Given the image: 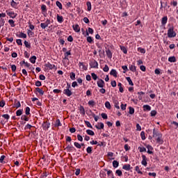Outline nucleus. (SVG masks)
<instances>
[{"mask_svg": "<svg viewBox=\"0 0 178 178\" xmlns=\"http://www.w3.org/2000/svg\"><path fill=\"white\" fill-rule=\"evenodd\" d=\"M72 29L75 33H80V26L79 24L73 25Z\"/></svg>", "mask_w": 178, "mask_h": 178, "instance_id": "9d476101", "label": "nucleus"}, {"mask_svg": "<svg viewBox=\"0 0 178 178\" xmlns=\"http://www.w3.org/2000/svg\"><path fill=\"white\" fill-rule=\"evenodd\" d=\"M167 35L169 38H173L176 37V32H175V28L171 26L168 30Z\"/></svg>", "mask_w": 178, "mask_h": 178, "instance_id": "f257e3e1", "label": "nucleus"}, {"mask_svg": "<svg viewBox=\"0 0 178 178\" xmlns=\"http://www.w3.org/2000/svg\"><path fill=\"white\" fill-rule=\"evenodd\" d=\"M113 103L115 108H116L117 109H120V106H119V102L118 100H115Z\"/></svg>", "mask_w": 178, "mask_h": 178, "instance_id": "2f4dec72", "label": "nucleus"}, {"mask_svg": "<svg viewBox=\"0 0 178 178\" xmlns=\"http://www.w3.org/2000/svg\"><path fill=\"white\" fill-rule=\"evenodd\" d=\"M27 34H28L29 37H33L34 35V32H33L30 29H28L27 30Z\"/></svg>", "mask_w": 178, "mask_h": 178, "instance_id": "c9c22d12", "label": "nucleus"}, {"mask_svg": "<svg viewBox=\"0 0 178 178\" xmlns=\"http://www.w3.org/2000/svg\"><path fill=\"white\" fill-rule=\"evenodd\" d=\"M176 61V57L171 56L168 58V62H175Z\"/></svg>", "mask_w": 178, "mask_h": 178, "instance_id": "3c124183", "label": "nucleus"}, {"mask_svg": "<svg viewBox=\"0 0 178 178\" xmlns=\"http://www.w3.org/2000/svg\"><path fill=\"white\" fill-rule=\"evenodd\" d=\"M24 44L25 45L26 48H29V49L31 48V44H30V43L29 42H27L26 40L24 41Z\"/></svg>", "mask_w": 178, "mask_h": 178, "instance_id": "37998d69", "label": "nucleus"}, {"mask_svg": "<svg viewBox=\"0 0 178 178\" xmlns=\"http://www.w3.org/2000/svg\"><path fill=\"white\" fill-rule=\"evenodd\" d=\"M74 147H76V148H78L79 149H80V148H81V145L77 142H75L74 143Z\"/></svg>", "mask_w": 178, "mask_h": 178, "instance_id": "09e8293b", "label": "nucleus"}, {"mask_svg": "<svg viewBox=\"0 0 178 178\" xmlns=\"http://www.w3.org/2000/svg\"><path fill=\"white\" fill-rule=\"evenodd\" d=\"M129 115H133V114H134V108L130 106V107L129 108Z\"/></svg>", "mask_w": 178, "mask_h": 178, "instance_id": "5fc2aeb1", "label": "nucleus"}, {"mask_svg": "<svg viewBox=\"0 0 178 178\" xmlns=\"http://www.w3.org/2000/svg\"><path fill=\"white\" fill-rule=\"evenodd\" d=\"M113 168H118L119 166V161H113Z\"/></svg>", "mask_w": 178, "mask_h": 178, "instance_id": "a18cd8bd", "label": "nucleus"}, {"mask_svg": "<svg viewBox=\"0 0 178 178\" xmlns=\"http://www.w3.org/2000/svg\"><path fill=\"white\" fill-rule=\"evenodd\" d=\"M122 169H124V170H130L131 168H130V164H125L122 166Z\"/></svg>", "mask_w": 178, "mask_h": 178, "instance_id": "393cba45", "label": "nucleus"}, {"mask_svg": "<svg viewBox=\"0 0 178 178\" xmlns=\"http://www.w3.org/2000/svg\"><path fill=\"white\" fill-rule=\"evenodd\" d=\"M35 91L37 92H39V94L40 95H42L43 94H44V90H42V89H41V88H35Z\"/></svg>", "mask_w": 178, "mask_h": 178, "instance_id": "c756f323", "label": "nucleus"}, {"mask_svg": "<svg viewBox=\"0 0 178 178\" xmlns=\"http://www.w3.org/2000/svg\"><path fill=\"white\" fill-rule=\"evenodd\" d=\"M85 124H86L87 127H89L90 129H92V125H91V123L88 121H85Z\"/></svg>", "mask_w": 178, "mask_h": 178, "instance_id": "6e6d98bb", "label": "nucleus"}, {"mask_svg": "<svg viewBox=\"0 0 178 178\" xmlns=\"http://www.w3.org/2000/svg\"><path fill=\"white\" fill-rule=\"evenodd\" d=\"M129 70H131V72H133V73H135V72H137V67L134 65H130Z\"/></svg>", "mask_w": 178, "mask_h": 178, "instance_id": "2eb2a0df", "label": "nucleus"}, {"mask_svg": "<svg viewBox=\"0 0 178 178\" xmlns=\"http://www.w3.org/2000/svg\"><path fill=\"white\" fill-rule=\"evenodd\" d=\"M144 94H145L144 92H138V100L141 101V99H143V95H144Z\"/></svg>", "mask_w": 178, "mask_h": 178, "instance_id": "473e14b6", "label": "nucleus"}, {"mask_svg": "<svg viewBox=\"0 0 178 178\" xmlns=\"http://www.w3.org/2000/svg\"><path fill=\"white\" fill-rule=\"evenodd\" d=\"M88 104L89 106H92V107L95 106V102L94 100L89 101Z\"/></svg>", "mask_w": 178, "mask_h": 178, "instance_id": "4c0bfd02", "label": "nucleus"}, {"mask_svg": "<svg viewBox=\"0 0 178 178\" xmlns=\"http://www.w3.org/2000/svg\"><path fill=\"white\" fill-rule=\"evenodd\" d=\"M122 69H123L124 70L123 72V73H126V72H129V68L127 67V65H123L122 67Z\"/></svg>", "mask_w": 178, "mask_h": 178, "instance_id": "13d9d810", "label": "nucleus"}, {"mask_svg": "<svg viewBox=\"0 0 178 178\" xmlns=\"http://www.w3.org/2000/svg\"><path fill=\"white\" fill-rule=\"evenodd\" d=\"M5 158H6V156L5 155H2L0 157V163H6V161H5Z\"/></svg>", "mask_w": 178, "mask_h": 178, "instance_id": "72a5a7b5", "label": "nucleus"}, {"mask_svg": "<svg viewBox=\"0 0 178 178\" xmlns=\"http://www.w3.org/2000/svg\"><path fill=\"white\" fill-rule=\"evenodd\" d=\"M110 74L111 76H113V77H118V72L116 71V70H111V71L110 72Z\"/></svg>", "mask_w": 178, "mask_h": 178, "instance_id": "dca6fc26", "label": "nucleus"}, {"mask_svg": "<svg viewBox=\"0 0 178 178\" xmlns=\"http://www.w3.org/2000/svg\"><path fill=\"white\" fill-rule=\"evenodd\" d=\"M86 133L88 134V136H95V133H94V131L91 129L86 130Z\"/></svg>", "mask_w": 178, "mask_h": 178, "instance_id": "cd10ccee", "label": "nucleus"}, {"mask_svg": "<svg viewBox=\"0 0 178 178\" xmlns=\"http://www.w3.org/2000/svg\"><path fill=\"white\" fill-rule=\"evenodd\" d=\"M55 126H56V127H59L62 126V123H60V120H56Z\"/></svg>", "mask_w": 178, "mask_h": 178, "instance_id": "de8ad7c7", "label": "nucleus"}, {"mask_svg": "<svg viewBox=\"0 0 178 178\" xmlns=\"http://www.w3.org/2000/svg\"><path fill=\"white\" fill-rule=\"evenodd\" d=\"M49 24H51V20L49 19H47L45 22L40 24V27L43 30H45V29H47V27H48Z\"/></svg>", "mask_w": 178, "mask_h": 178, "instance_id": "7ed1b4c3", "label": "nucleus"}, {"mask_svg": "<svg viewBox=\"0 0 178 178\" xmlns=\"http://www.w3.org/2000/svg\"><path fill=\"white\" fill-rule=\"evenodd\" d=\"M17 116H22L23 115V110L19 109L16 111Z\"/></svg>", "mask_w": 178, "mask_h": 178, "instance_id": "58836bf2", "label": "nucleus"}, {"mask_svg": "<svg viewBox=\"0 0 178 178\" xmlns=\"http://www.w3.org/2000/svg\"><path fill=\"white\" fill-rule=\"evenodd\" d=\"M95 127L97 129V130H101V129H104L105 127V125L103 122L98 123V125H95Z\"/></svg>", "mask_w": 178, "mask_h": 178, "instance_id": "f8f14e48", "label": "nucleus"}, {"mask_svg": "<svg viewBox=\"0 0 178 178\" xmlns=\"http://www.w3.org/2000/svg\"><path fill=\"white\" fill-rule=\"evenodd\" d=\"M104 72H109V67L108 65H105L104 67L103 68Z\"/></svg>", "mask_w": 178, "mask_h": 178, "instance_id": "338daca9", "label": "nucleus"}, {"mask_svg": "<svg viewBox=\"0 0 178 178\" xmlns=\"http://www.w3.org/2000/svg\"><path fill=\"white\" fill-rule=\"evenodd\" d=\"M89 65L93 69H98V62L94 59L90 61Z\"/></svg>", "mask_w": 178, "mask_h": 178, "instance_id": "20e7f679", "label": "nucleus"}, {"mask_svg": "<svg viewBox=\"0 0 178 178\" xmlns=\"http://www.w3.org/2000/svg\"><path fill=\"white\" fill-rule=\"evenodd\" d=\"M80 114L81 115H86V110L84 109V106H81L79 107Z\"/></svg>", "mask_w": 178, "mask_h": 178, "instance_id": "412c9836", "label": "nucleus"}, {"mask_svg": "<svg viewBox=\"0 0 178 178\" xmlns=\"http://www.w3.org/2000/svg\"><path fill=\"white\" fill-rule=\"evenodd\" d=\"M16 42H17V45H23V42H22L21 39H17Z\"/></svg>", "mask_w": 178, "mask_h": 178, "instance_id": "774afa93", "label": "nucleus"}, {"mask_svg": "<svg viewBox=\"0 0 178 178\" xmlns=\"http://www.w3.org/2000/svg\"><path fill=\"white\" fill-rule=\"evenodd\" d=\"M86 40L90 44H92V42H93L92 38L91 36H88Z\"/></svg>", "mask_w": 178, "mask_h": 178, "instance_id": "bf43d9fd", "label": "nucleus"}, {"mask_svg": "<svg viewBox=\"0 0 178 178\" xmlns=\"http://www.w3.org/2000/svg\"><path fill=\"white\" fill-rule=\"evenodd\" d=\"M115 175H117L118 176H122L123 175V172L120 170H117L115 171Z\"/></svg>", "mask_w": 178, "mask_h": 178, "instance_id": "864d4df0", "label": "nucleus"}, {"mask_svg": "<svg viewBox=\"0 0 178 178\" xmlns=\"http://www.w3.org/2000/svg\"><path fill=\"white\" fill-rule=\"evenodd\" d=\"M126 79L128 81L129 86H134V83H133V81H131V78L128 76L126 78Z\"/></svg>", "mask_w": 178, "mask_h": 178, "instance_id": "f704fd0d", "label": "nucleus"}, {"mask_svg": "<svg viewBox=\"0 0 178 178\" xmlns=\"http://www.w3.org/2000/svg\"><path fill=\"white\" fill-rule=\"evenodd\" d=\"M156 140L158 144H163V139L162 138V136H159L157 138H156Z\"/></svg>", "mask_w": 178, "mask_h": 178, "instance_id": "a211bd4d", "label": "nucleus"}, {"mask_svg": "<svg viewBox=\"0 0 178 178\" xmlns=\"http://www.w3.org/2000/svg\"><path fill=\"white\" fill-rule=\"evenodd\" d=\"M86 5H87V9H88V12H91V9H92V8H91V2H90V1H88V2H86Z\"/></svg>", "mask_w": 178, "mask_h": 178, "instance_id": "7c9ffc66", "label": "nucleus"}, {"mask_svg": "<svg viewBox=\"0 0 178 178\" xmlns=\"http://www.w3.org/2000/svg\"><path fill=\"white\" fill-rule=\"evenodd\" d=\"M28 24H29V27L31 29V31L34 30V29H35V26H34V25L31 24V22H29Z\"/></svg>", "mask_w": 178, "mask_h": 178, "instance_id": "69168bd1", "label": "nucleus"}, {"mask_svg": "<svg viewBox=\"0 0 178 178\" xmlns=\"http://www.w3.org/2000/svg\"><path fill=\"white\" fill-rule=\"evenodd\" d=\"M10 6H12V8H15V9H16V8H17V3H16L15 0H12Z\"/></svg>", "mask_w": 178, "mask_h": 178, "instance_id": "a878e982", "label": "nucleus"}, {"mask_svg": "<svg viewBox=\"0 0 178 178\" xmlns=\"http://www.w3.org/2000/svg\"><path fill=\"white\" fill-rule=\"evenodd\" d=\"M17 37H19V38H27V35L21 32L19 35H17Z\"/></svg>", "mask_w": 178, "mask_h": 178, "instance_id": "aec40b11", "label": "nucleus"}, {"mask_svg": "<svg viewBox=\"0 0 178 178\" xmlns=\"http://www.w3.org/2000/svg\"><path fill=\"white\" fill-rule=\"evenodd\" d=\"M97 86L99 87V88H104L105 87V81L102 79H99L97 81Z\"/></svg>", "mask_w": 178, "mask_h": 178, "instance_id": "0eeeda50", "label": "nucleus"}, {"mask_svg": "<svg viewBox=\"0 0 178 178\" xmlns=\"http://www.w3.org/2000/svg\"><path fill=\"white\" fill-rule=\"evenodd\" d=\"M89 34H94V29L92 28H88V31H86V35H89Z\"/></svg>", "mask_w": 178, "mask_h": 178, "instance_id": "c85d7f7f", "label": "nucleus"}, {"mask_svg": "<svg viewBox=\"0 0 178 178\" xmlns=\"http://www.w3.org/2000/svg\"><path fill=\"white\" fill-rule=\"evenodd\" d=\"M70 85L67 84V88L63 90V94H65V95H67V97H70L72 94H73L72 92V90H70Z\"/></svg>", "mask_w": 178, "mask_h": 178, "instance_id": "f03ea898", "label": "nucleus"}, {"mask_svg": "<svg viewBox=\"0 0 178 178\" xmlns=\"http://www.w3.org/2000/svg\"><path fill=\"white\" fill-rule=\"evenodd\" d=\"M14 106H15L14 108H17V109L18 108H20V106H22V104H20V102L15 100L14 103Z\"/></svg>", "mask_w": 178, "mask_h": 178, "instance_id": "6ab92c4d", "label": "nucleus"}, {"mask_svg": "<svg viewBox=\"0 0 178 178\" xmlns=\"http://www.w3.org/2000/svg\"><path fill=\"white\" fill-rule=\"evenodd\" d=\"M158 137H162V134L158 131L156 129H153V138H158Z\"/></svg>", "mask_w": 178, "mask_h": 178, "instance_id": "423d86ee", "label": "nucleus"}, {"mask_svg": "<svg viewBox=\"0 0 178 178\" xmlns=\"http://www.w3.org/2000/svg\"><path fill=\"white\" fill-rule=\"evenodd\" d=\"M46 67H48L49 69H50V70H52V69L56 70V66L49 63L46 65Z\"/></svg>", "mask_w": 178, "mask_h": 178, "instance_id": "ddd939ff", "label": "nucleus"}, {"mask_svg": "<svg viewBox=\"0 0 178 178\" xmlns=\"http://www.w3.org/2000/svg\"><path fill=\"white\" fill-rule=\"evenodd\" d=\"M142 165H143V166H147V156H145V155H142Z\"/></svg>", "mask_w": 178, "mask_h": 178, "instance_id": "9b49d317", "label": "nucleus"}, {"mask_svg": "<svg viewBox=\"0 0 178 178\" xmlns=\"http://www.w3.org/2000/svg\"><path fill=\"white\" fill-rule=\"evenodd\" d=\"M21 120H24L25 122H29V120H30V119L29 118V117H27V115H22L21 117Z\"/></svg>", "mask_w": 178, "mask_h": 178, "instance_id": "5701e85b", "label": "nucleus"}, {"mask_svg": "<svg viewBox=\"0 0 178 178\" xmlns=\"http://www.w3.org/2000/svg\"><path fill=\"white\" fill-rule=\"evenodd\" d=\"M31 63H35V60H37V57L35 56H33L29 59Z\"/></svg>", "mask_w": 178, "mask_h": 178, "instance_id": "4be33fe9", "label": "nucleus"}, {"mask_svg": "<svg viewBox=\"0 0 178 178\" xmlns=\"http://www.w3.org/2000/svg\"><path fill=\"white\" fill-rule=\"evenodd\" d=\"M106 54L109 59H112V51L109 49L106 50Z\"/></svg>", "mask_w": 178, "mask_h": 178, "instance_id": "4468645a", "label": "nucleus"}, {"mask_svg": "<svg viewBox=\"0 0 178 178\" xmlns=\"http://www.w3.org/2000/svg\"><path fill=\"white\" fill-rule=\"evenodd\" d=\"M51 126V124L49 122H44L42 124L43 130H48L49 129V127Z\"/></svg>", "mask_w": 178, "mask_h": 178, "instance_id": "1a4fd4ad", "label": "nucleus"}, {"mask_svg": "<svg viewBox=\"0 0 178 178\" xmlns=\"http://www.w3.org/2000/svg\"><path fill=\"white\" fill-rule=\"evenodd\" d=\"M8 16H9V17H10L11 19H15V17L17 16V13L13 12V11H6Z\"/></svg>", "mask_w": 178, "mask_h": 178, "instance_id": "39448f33", "label": "nucleus"}, {"mask_svg": "<svg viewBox=\"0 0 178 178\" xmlns=\"http://www.w3.org/2000/svg\"><path fill=\"white\" fill-rule=\"evenodd\" d=\"M135 170H136V172H137V173H138V175H143V172H142V171H141V170L140 169V167H139L138 165H136V166L135 167Z\"/></svg>", "mask_w": 178, "mask_h": 178, "instance_id": "bb28decb", "label": "nucleus"}, {"mask_svg": "<svg viewBox=\"0 0 178 178\" xmlns=\"http://www.w3.org/2000/svg\"><path fill=\"white\" fill-rule=\"evenodd\" d=\"M8 23H9L10 26H11V27H15V26H16L15 24V21H13V19H9Z\"/></svg>", "mask_w": 178, "mask_h": 178, "instance_id": "a19ab883", "label": "nucleus"}, {"mask_svg": "<svg viewBox=\"0 0 178 178\" xmlns=\"http://www.w3.org/2000/svg\"><path fill=\"white\" fill-rule=\"evenodd\" d=\"M138 149L140 151V152H147V149H145V147H138Z\"/></svg>", "mask_w": 178, "mask_h": 178, "instance_id": "e2e57ef3", "label": "nucleus"}, {"mask_svg": "<svg viewBox=\"0 0 178 178\" xmlns=\"http://www.w3.org/2000/svg\"><path fill=\"white\" fill-rule=\"evenodd\" d=\"M143 111H151V106L149 105H144Z\"/></svg>", "mask_w": 178, "mask_h": 178, "instance_id": "e433bc0d", "label": "nucleus"}, {"mask_svg": "<svg viewBox=\"0 0 178 178\" xmlns=\"http://www.w3.org/2000/svg\"><path fill=\"white\" fill-rule=\"evenodd\" d=\"M140 137H141L142 140H145V132H144V131H143L140 133Z\"/></svg>", "mask_w": 178, "mask_h": 178, "instance_id": "680f3d73", "label": "nucleus"}, {"mask_svg": "<svg viewBox=\"0 0 178 178\" xmlns=\"http://www.w3.org/2000/svg\"><path fill=\"white\" fill-rule=\"evenodd\" d=\"M120 49L124 54H127V49L124 46H120Z\"/></svg>", "mask_w": 178, "mask_h": 178, "instance_id": "79ce46f5", "label": "nucleus"}, {"mask_svg": "<svg viewBox=\"0 0 178 178\" xmlns=\"http://www.w3.org/2000/svg\"><path fill=\"white\" fill-rule=\"evenodd\" d=\"M56 6H58V8H59V9H62V3L60 2V1H57L56 2Z\"/></svg>", "mask_w": 178, "mask_h": 178, "instance_id": "49530a36", "label": "nucleus"}, {"mask_svg": "<svg viewBox=\"0 0 178 178\" xmlns=\"http://www.w3.org/2000/svg\"><path fill=\"white\" fill-rule=\"evenodd\" d=\"M146 148H147V154H149V155H152V154H154V152H152V149H154V147H152V146H151L150 145H147L146 146Z\"/></svg>", "mask_w": 178, "mask_h": 178, "instance_id": "6e6552de", "label": "nucleus"}, {"mask_svg": "<svg viewBox=\"0 0 178 178\" xmlns=\"http://www.w3.org/2000/svg\"><path fill=\"white\" fill-rule=\"evenodd\" d=\"M168 23V17H163L161 19V24L162 26H165Z\"/></svg>", "mask_w": 178, "mask_h": 178, "instance_id": "f3484780", "label": "nucleus"}, {"mask_svg": "<svg viewBox=\"0 0 178 178\" xmlns=\"http://www.w3.org/2000/svg\"><path fill=\"white\" fill-rule=\"evenodd\" d=\"M65 149H67L68 152H72V151H73V147L68 145Z\"/></svg>", "mask_w": 178, "mask_h": 178, "instance_id": "c03bdc74", "label": "nucleus"}, {"mask_svg": "<svg viewBox=\"0 0 178 178\" xmlns=\"http://www.w3.org/2000/svg\"><path fill=\"white\" fill-rule=\"evenodd\" d=\"M105 106L107 109H111V103L109 102H105Z\"/></svg>", "mask_w": 178, "mask_h": 178, "instance_id": "603ef678", "label": "nucleus"}, {"mask_svg": "<svg viewBox=\"0 0 178 178\" xmlns=\"http://www.w3.org/2000/svg\"><path fill=\"white\" fill-rule=\"evenodd\" d=\"M71 80H76V74L74 72H71L70 74Z\"/></svg>", "mask_w": 178, "mask_h": 178, "instance_id": "ea45409f", "label": "nucleus"}, {"mask_svg": "<svg viewBox=\"0 0 178 178\" xmlns=\"http://www.w3.org/2000/svg\"><path fill=\"white\" fill-rule=\"evenodd\" d=\"M69 55H72L70 50L65 53V59H67V56H69Z\"/></svg>", "mask_w": 178, "mask_h": 178, "instance_id": "052dcab7", "label": "nucleus"}, {"mask_svg": "<svg viewBox=\"0 0 178 178\" xmlns=\"http://www.w3.org/2000/svg\"><path fill=\"white\" fill-rule=\"evenodd\" d=\"M57 22H58V23H63V17L57 15Z\"/></svg>", "mask_w": 178, "mask_h": 178, "instance_id": "b1692460", "label": "nucleus"}, {"mask_svg": "<svg viewBox=\"0 0 178 178\" xmlns=\"http://www.w3.org/2000/svg\"><path fill=\"white\" fill-rule=\"evenodd\" d=\"M25 113H26V115H30V107H26Z\"/></svg>", "mask_w": 178, "mask_h": 178, "instance_id": "4d7b16f0", "label": "nucleus"}, {"mask_svg": "<svg viewBox=\"0 0 178 178\" xmlns=\"http://www.w3.org/2000/svg\"><path fill=\"white\" fill-rule=\"evenodd\" d=\"M91 76H92V78L93 79V80H97V79H98V76H97V75L95 74V73H94V72H92V73L91 74Z\"/></svg>", "mask_w": 178, "mask_h": 178, "instance_id": "0e129e2a", "label": "nucleus"}, {"mask_svg": "<svg viewBox=\"0 0 178 178\" xmlns=\"http://www.w3.org/2000/svg\"><path fill=\"white\" fill-rule=\"evenodd\" d=\"M86 152L88 154H92V147H88L86 149Z\"/></svg>", "mask_w": 178, "mask_h": 178, "instance_id": "8fccbe9b", "label": "nucleus"}]
</instances>
